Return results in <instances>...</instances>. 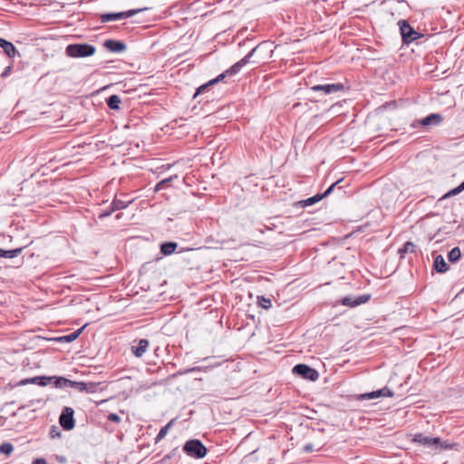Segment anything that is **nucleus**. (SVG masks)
Segmentation results:
<instances>
[{
  "label": "nucleus",
  "instance_id": "obj_1",
  "mask_svg": "<svg viewBox=\"0 0 464 464\" xmlns=\"http://www.w3.org/2000/svg\"><path fill=\"white\" fill-rule=\"evenodd\" d=\"M96 47L87 43L71 44L65 48V53L72 58H85L95 53Z\"/></svg>",
  "mask_w": 464,
  "mask_h": 464
},
{
  "label": "nucleus",
  "instance_id": "obj_2",
  "mask_svg": "<svg viewBox=\"0 0 464 464\" xmlns=\"http://www.w3.org/2000/svg\"><path fill=\"white\" fill-rule=\"evenodd\" d=\"M398 25L403 44L409 45L423 37V34L417 32L407 20H400Z\"/></svg>",
  "mask_w": 464,
  "mask_h": 464
},
{
  "label": "nucleus",
  "instance_id": "obj_3",
  "mask_svg": "<svg viewBox=\"0 0 464 464\" xmlns=\"http://www.w3.org/2000/svg\"><path fill=\"white\" fill-rule=\"evenodd\" d=\"M259 45H256L246 55H245L241 60L234 63L230 68L224 71L222 73L218 74L217 76V80L221 82L227 78V76H234L237 74L241 69L246 66L249 62L250 59L253 57L255 53L256 52Z\"/></svg>",
  "mask_w": 464,
  "mask_h": 464
},
{
  "label": "nucleus",
  "instance_id": "obj_4",
  "mask_svg": "<svg viewBox=\"0 0 464 464\" xmlns=\"http://www.w3.org/2000/svg\"><path fill=\"white\" fill-rule=\"evenodd\" d=\"M292 372L306 381L315 382L319 378V372L317 370L305 363H298L295 365Z\"/></svg>",
  "mask_w": 464,
  "mask_h": 464
},
{
  "label": "nucleus",
  "instance_id": "obj_5",
  "mask_svg": "<svg viewBox=\"0 0 464 464\" xmlns=\"http://www.w3.org/2000/svg\"><path fill=\"white\" fill-rule=\"evenodd\" d=\"M443 120L444 117L440 113H430L422 119L412 121L411 127L416 129L419 127L430 128L431 126H439Z\"/></svg>",
  "mask_w": 464,
  "mask_h": 464
},
{
  "label": "nucleus",
  "instance_id": "obj_6",
  "mask_svg": "<svg viewBox=\"0 0 464 464\" xmlns=\"http://www.w3.org/2000/svg\"><path fill=\"white\" fill-rule=\"evenodd\" d=\"M183 451L191 458L201 459L203 458V443L198 439L189 440L184 444Z\"/></svg>",
  "mask_w": 464,
  "mask_h": 464
},
{
  "label": "nucleus",
  "instance_id": "obj_7",
  "mask_svg": "<svg viewBox=\"0 0 464 464\" xmlns=\"http://www.w3.org/2000/svg\"><path fill=\"white\" fill-rule=\"evenodd\" d=\"M146 9L147 8H144V10H146ZM141 11H143L142 8L130 9L128 11L118 12V13H105V14H102L100 15V20L102 23H108V22L116 21V20L127 19V18H130V17L135 15L136 14H138Z\"/></svg>",
  "mask_w": 464,
  "mask_h": 464
},
{
  "label": "nucleus",
  "instance_id": "obj_8",
  "mask_svg": "<svg viewBox=\"0 0 464 464\" xmlns=\"http://www.w3.org/2000/svg\"><path fill=\"white\" fill-rule=\"evenodd\" d=\"M74 411L71 407H64L59 417V423L64 430H71L75 426Z\"/></svg>",
  "mask_w": 464,
  "mask_h": 464
},
{
  "label": "nucleus",
  "instance_id": "obj_9",
  "mask_svg": "<svg viewBox=\"0 0 464 464\" xmlns=\"http://www.w3.org/2000/svg\"><path fill=\"white\" fill-rule=\"evenodd\" d=\"M311 91L314 92H323L324 95H328L331 93L343 92L345 90L344 84L341 82L336 83H324V84H316L312 86Z\"/></svg>",
  "mask_w": 464,
  "mask_h": 464
},
{
  "label": "nucleus",
  "instance_id": "obj_10",
  "mask_svg": "<svg viewBox=\"0 0 464 464\" xmlns=\"http://www.w3.org/2000/svg\"><path fill=\"white\" fill-rule=\"evenodd\" d=\"M412 442L424 446L427 449L435 450L436 444L440 443L439 437H429L423 433H416L413 436Z\"/></svg>",
  "mask_w": 464,
  "mask_h": 464
},
{
  "label": "nucleus",
  "instance_id": "obj_11",
  "mask_svg": "<svg viewBox=\"0 0 464 464\" xmlns=\"http://www.w3.org/2000/svg\"><path fill=\"white\" fill-rule=\"evenodd\" d=\"M370 294H364L359 296L347 295L342 298L341 304L344 306L355 307L367 303L371 299Z\"/></svg>",
  "mask_w": 464,
  "mask_h": 464
},
{
  "label": "nucleus",
  "instance_id": "obj_12",
  "mask_svg": "<svg viewBox=\"0 0 464 464\" xmlns=\"http://www.w3.org/2000/svg\"><path fill=\"white\" fill-rule=\"evenodd\" d=\"M103 46L111 53H123L127 49V45L124 42L114 39H108L104 41Z\"/></svg>",
  "mask_w": 464,
  "mask_h": 464
},
{
  "label": "nucleus",
  "instance_id": "obj_13",
  "mask_svg": "<svg viewBox=\"0 0 464 464\" xmlns=\"http://www.w3.org/2000/svg\"><path fill=\"white\" fill-rule=\"evenodd\" d=\"M86 326H87V324H85L83 326L77 329L76 331L71 333L70 334L54 337L52 339V341L56 342V343H72V342L75 341L80 336V334L82 333V331L84 330V328Z\"/></svg>",
  "mask_w": 464,
  "mask_h": 464
},
{
  "label": "nucleus",
  "instance_id": "obj_14",
  "mask_svg": "<svg viewBox=\"0 0 464 464\" xmlns=\"http://www.w3.org/2000/svg\"><path fill=\"white\" fill-rule=\"evenodd\" d=\"M208 316V320L212 321L215 324V328L218 329L219 332H222L223 329V324H222V318L223 314L222 313L218 312V309H211L208 313H205V316Z\"/></svg>",
  "mask_w": 464,
  "mask_h": 464
},
{
  "label": "nucleus",
  "instance_id": "obj_15",
  "mask_svg": "<svg viewBox=\"0 0 464 464\" xmlns=\"http://www.w3.org/2000/svg\"><path fill=\"white\" fill-rule=\"evenodd\" d=\"M0 48L4 50L5 53L9 58H14L16 55L20 56V53L15 48V46L11 42L4 38H0Z\"/></svg>",
  "mask_w": 464,
  "mask_h": 464
},
{
  "label": "nucleus",
  "instance_id": "obj_16",
  "mask_svg": "<svg viewBox=\"0 0 464 464\" xmlns=\"http://www.w3.org/2000/svg\"><path fill=\"white\" fill-rule=\"evenodd\" d=\"M149 341L147 339H140L137 345L131 346L132 353L140 358L143 356L149 347Z\"/></svg>",
  "mask_w": 464,
  "mask_h": 464
},
{
  "label": "nucleus",
  "instance_id": "obj_17",
  "mask_svg": "<svg viewBox=\"0 0 464 464\" xmlns=\"http://www.w3.org/2000/svg\"><path fill=\"white\" fill-rule=\"evenodd\" d=\"M50 379H47V376H34V377H32V378H26V379H23L22 381L19 382V385H26V384H36V385H39V386H46L47 385V382L46 381H49Z\"/></svg>",
  "mask_w": 464,
  "mask_h": 464
},
{
  "label": "nucleus",
  "instance_id": "obj_18",
  "mask_svg": "<svg viewBox=\"0 0 464 464\" xmlns=\"http://www.w3.org/2000/svg\"><path fill=\"white\" fill-rule=\"evenodd\" d=\"M47 379H50L47 382L48 384H53L55 388H67L68 387V379L63 376H47Z\"/></svg>",
  "mask_w": 464,
  "mask_h": 464
},
{
  "label": "nucleus",
  "instance_id": "obj_19",
  "mask_svg": "<svg viewBox=\"0 0 464 464\" xmlns=\"http://www.w3.org/2000/svg\"><path fill=\"white\" fill-rule=\"evenodd\" d=\"M433 268L437 273H445L449 270L450 266L446 263L444 257L441 255H438L434 258Z\"/></svg>",
  "mask_w": 464,
  "mask_h": 464
},
{
  "label": "nucleus",
  "instance_id": "obj_20",
  "mask_svg": "<svg viewBox=\"0 0 464 464\" xmlns=\"http://www.w3.org/2000/svg\"><path fill=\"white\" fill-rule=\"evenodd\" d=\"M322 199H324V196H322L321 193H317L313 197L298 201L297 205L301 208H306L321 201Z\"/></svg>",
  "mask_w": 464,
  "mask_h": 464
},
{
  "label": "nucleus",
  "instance_id": "obj_21",
  "mask_svg": "<svg viewBox=\"0 0 464 464\" xmlns=\"http://www.w3.org/2000/svg\"><path fill=\"white\" fill-rule=\"evenodd\" d=\"M177 247H178V244L176 242H173V241L163 242L160 245V252L164 256H169L175 252Z\"/></svg>",
  "mask_w": 464,
  "mask_h": 464
},
{
  "label": "nucleus",
  "instance_id": "obj_22",
  "mask_svg": "<svg viewBox=\"0 0 464 464\" xmlns=\"http://www.w3.org/2000/svg\"><path fill=\"white\" fill-rule=\"evenodd\" d=\"M24 248V247H18V248L10 249V250H5V249L0 248V257H4V258L16 257L22 253Z\"/></svg>",
  "mask_w": 464,
  "mask_h": 464
},
{
  "label": "nucleus",
  "instance_id": "obj_23",
  "mask_svg": "<svg viewBox=\"0 0 464 464\" xmlns=\"http://www.w3.org/2000/svg\"><path fill=\"white\" fill-rule=\"evenodd\" d=\"M121 103V98L116 94H112L106 99V104L111 110H119Z\"/></svg>",
  "mask_w": 464,
  "mask_h": 464
},
{
  "label": "nucleus",
  "instance_id": "obj_24",
  "mask_svg": "<svg viewBox=\"0 0 464 464\" xmlns=\"http://www.w3.org/2000/svg\"><path fill=\"white\" fill-rule=\"evenodd\" d=\"M342 179H338L337 181L334 182L332 185H330L324 192L321 193L322 196H324V198L331 195L335 189L340 191L341 193H344L343 187L339 186V184L342 182Z\"/></svg>",
  "mask_w": 464,
  "mask_h": 464
},
{
  "label": "nucleus",
  "instance_id": "obj_25",
  "mask_svg": "<svg viewBox=\"0 0 464 464\" xmlns=\"http://www.w3.org/2000/svg\"><path fill=\"white\" fill-rule=\"evenodd\" d=\"M415 248H416V246L412 242L407 241L404 243L402 247H401L398 250V254L400 255L401 258H403L405 254L415 252Z\"/></svg>",
  "mask_w": 464,
  "mask_h": 464
},
{
  "label": "nucleus",
  "instance_id": "obj_26",
  "mask_svg": "<svg viewBox=\"0 0 464 464\" xmlns=\"http://www.w3.org/2000/svg\"><path fill=\"white\" fill-rule=\"evenodd\" d=\"M382 397V391L377 390L357 395L358 401L373 400Z\"/></svg>",
  "mask_w": 464,
  "mask_h": 464
},
{
  "label": "nucleus",
  "instance_id": "obj_27",
  "mask_svg": "<svg viewBox=\"0 0 464 464\" xmlns=\"http://www.w3.org/2000/svg\"><path fill=\"white\" fill-rule=\"evenodd\" d=\"M131 202L132 200L124 201L121 199L114 198L111 205L112 207V210L116 211L126 208Z\"/></svg>",
  "mask_w": 464,
  "mask_h": 464
},
{
  "label": "nucleus",
  "instance_id": "obj_28",
  "mask_svg": "<svg viewBox=\"0 0 464 464\" xmlns=\"http://www.w3.org/2000/svg\"><path fill=\"white\" fill-rule=\"evenodd\" d=\"M461 257V252L459 246L453 247L449 253H448V260L450 263H456L458 262Z\"/></svg>",
  "mask_w": 464,
  "mask_h": 464
},
{
  "label": "nucleus",
  "instance_id": "obj_29",
  "mask_svg": "<svg viewBox=\"0 0 464 464\" xmlns=\"http://www.w3.org/2000/svg\"><path fill=\"white\" fill-rule=\"evenodd\" d=\"M178 176L177 175H174V176H170L167 179H164L162 180H160V182L157 183V185L155 186V188L154 190L155 191H160L167 187L169 186V184L173 181V179H177Z\"/></svg>",
  "mask_w": 464,
  "mask_h": 464
},
{
  "label": "nucleus",
  "instance_id": "obj_30",
  "mask_svg": "<svg viewBox=\"0 0 464 464\" xmlns=\"http://www.w3.org/2000/svg\"><path fill=\"white\" fill-rule=\"evenodd\" d=\"M456 446V444L454 443H450L447 440H441L440 439V443L439 444H436V448H435V450L436 451H442V450H451L453 449L454 447Z\"/></svg>",
  "mask_w": 464,
  "mask_h": 464
},
{
  "label": "nucleus",
  "instance_id": "obj_31",
  "mask_svg": "<svg viewBox=\"0 0 464 464\" xmlns=\"http://www.w3.org/2000/svg\"><path fill=\"white\" fill-rule=\"evenodd\" d=\"M222 243L218 240H214L211 237L205 239V248H221Z\"/></svg>",
  "mask_w": 464,
  "mask_h": 464
},
{
  "label": "nucleus",
  "instance_id": "obj_32",
  "mask_svg": "<svg viewBox=\"0 0 464 464\" xmlns=\"http://www.w3.org/2000/svg\"><path fill=\"white\" fill-rule=\"evenodd\" d=\"M14 451V446L12 443L5 441L0 445V453L4 454L5 456L11 455V453Z\"/></svg>",
  "mask_w": 464,
  "mask_h": 464
},
{
  "label": "nucleus",
  "instance_id": "obj_33",
  "mask_svg": "<svg viewBox=\"0 0 464 464\" xmlns=\"http://www.w3.org/2000/svg\"><path fill=\"white\" fill-rule=\"evenodd\" d=\"M68 387L74 388L79 392H84V390L86 389V382H75L68 379Z\"/></svg>",
  "mask_w": 464,
  "mask_h": 464
},
{
  "label": "nucleus",
  "instance_id": "obj_34",
  "mask_svg": "<svg viewBox=\"0 0 464 464\" xmlns=\"http://www.w3.org/2000/svg\"><path fill=\"white\" fill-rule=\"evenodd\" d=\"M257 304L264 309H268L272 306L271 299L266 298L264 295L257 296Z\"/></svg>",
  "mask_w": 464,
  "mask_h": 464
},
{
  "label": "nucleus",
  "instance_id": "obj_35",
  "mask_svg": "<svg viewBox=\"0 0 464 464\" xmlns=\"http://www.w3.org/2000/svg\"><path fill=\"white\" fill-rule=\"evenodd\" d=\"M463 190L462 188H460V186H457L456 188L450 189V191H448L446 194H444L440 199L439 201H441L445 198H450V197H453V196H456L459 193H461Z\"/></svg>",
  "mask_w": 464,
  "mask_h": 464
},
{
  "label": "nucleus",
  "instance_id": "obj_36",
  "mask_svg": "<svg viewBox=\"0 0 464 464\" xmlns=\"http://www.w3.org/2000/svg\"><path fill=\"white\" fill-rule=\"evenodd\" d=\"M171 424H172V421L169 422L167 425H165L164 427H162L160 430V431H159V433H158V435H157V437L155 439L156 442H159L160 440H161L167 435L168 430H169V427L171 426Z\"/></svg>",
  "mask_w": 464,
  "mask_h": 464
},
{
  "label": "nucleus",
  "instance_id": "obj_37",
  "mask_svg": "<svg viewBox=\"0 0 464 464\" xmlns=\"http://www.w3.org/2000/svg\"><path fill=\"white\" fill-rule=\"evenodd\" d=\"M115 210H112L111 205L107 209H104L98 213V218L103 219L109 216H111Z\"/></svg>",
  "mask_w": 464,
  "mask_h": 464
},
{
  "label": "nucleus",
  "instance_id": "obj_38",
  "mask_svg": "<svg viewBox=\"0 0 464 464\" xmlns=\"http://www.w3.org/2000/svg\"><path fill=\"white\" fill-rule=\"evenodd\" d=\"M98 385L99 383L97 382H86V389L84 390V392L88 393H94L98 390Z\"/></svg>",
  "mask_w": 464,
  "mask_h": 464
},
{
  "label": "nucleus",
  "instance_id": "obj_39",
  "mask_svg": "<svg viewBox=\"0 0 464 464\" xmlns=\"http://www.w3.org/2000/svg\"><path fill=\"white\" fill-rule=\"evenodd\" d=\"M219 82L217 80V77L208 81L205 82V93H207L210 87L214 86L215 84L218 83Z\"/></svg>",
  "mask_w": 464,
  "mask_h": 464
},
{
  "label": "nucleus",
  "instance_id": "obj_40",
  "mask_svg": "<svg viewBox=\"0 0 464 464\" xmlns=\"http://www.w3.org/2000/svg\"><path fill=\"white\" fill-rule=\"evenodd\" d=\"M209 289H210V286H209V285H208L207 287H205V299H204V302H205V310H207L208 308H210V307H211V304L209 303V299H208V295H210V294L207 293Z\"/></svg>",
  "mask_w": 464,
  "mask_h": 464
},
{
  "label": "nucleus",
  "instance_id": "obj_41",
  "mask_svg": "<svg viewBox=\"0 0 464 464\" xmlns=\"http://www.w3.org/2000/svg\"><path fill=\"white\" fill-rule=\"evenodd\" d=\"M380 391H382V397H393L394 395L393 392L388 387H383Z\"/></svg>",
  "mask_w": 464,
  "mask_h": 464
},
{
  "label": "nucleus",
  "instance_id": "obj_42",
  "mask_svg": "<svg viewBox=\"0 0 464 464\" xmlns=\"http://www.w3.org/2000/svg\"><path fill=\"white\" fill-rule=\"evenodd\" d=\"M212 47H215V44L213 42H208L207 44V45H205V51L208 49H209V52L208 53H205L204 54V57L206 58L208 55L211 54L213 53V48Z\"/></svg>",
  "mask_w": 464,
  "mask_h": 464
},
{
  "label": "nucleus",
  "instance_id": "obj_43",
  "mask_svg": "<svg viewBox=\"0 0 464 464\" xmlns=\"http://www.w3.org/2000/svg\"><path fill=\"white\" fill-rule=\"evenodd\" d=\"M13 70V66L12 65H8L5 68L4 72H2L1 74V77L3 78H6L7 76L10 75L11 72Z\"/></svg>",
  "mask_w": 464,
  "mask_h": 464
},
{
  "label": "nucleus",
  "instance_id": "obj_44",
  "mask_svg": "<svg viewBox=\"0 0 464 464\" xmlns=\"http://www.w3.org/2000/svg\"><path fill=\"white\" fill-rule=\"evenodd\" d=\"M314 450V445L313 443H306L304 446V452L310 453V452H313Z\"/></svg>",
  "mask_w": 464,
  "mask_h": 464
},
{
  "label": "nucleus",
  "instance_id": "obj_45",
  "mask_svg": "<svg viewBox=\"0 0 464 464\" xmlns=\"http://www.w3.org/2000/svg\"><path fill=\"white\" fill-rule=\"evenodd\" d=\"M108 420H111V421H114V422H119L121 420V418L118 414L116 413H111L109 416H108Z\"/></svg>",
  "mask_w": 464,
  "mask_h": 464
},
{
  "label": "nucleus",
  "instance_id": "obj_46",
  "mask_svg": "<svg viewBox=\"0 0 464 464\" xmlns=\"http://www.w3.org/2000/svg\"><path fill=\"white\" fill-rule=\"evenodd\" d=\"M50 435H51V438L54 439L56 437H60L61 436V432L56 429V427L53 426L52 428Z\"/></svg>",
  "mask_w": 464,
  "mask_h": 464
},
{
  "label": "nucleus",
  "instance_id": "obj_47",
  "mask_svg": "<svg viewBox=\"0 0 464 464\" xmlns=\"http://www.w3.org/2000/svg\"><path fill=\"white\" fill-rule=\"evenodd\" d=\"M212 367H213V364L210 362V358L205 357V366H204L205 372H207L208 370Z\"/></svg>",
  "mask_w": 464,
  "mask_h": 464
},
{
  "label": "nucleus",
  "instance_id": "obj_48",
  "mask_svg": "<svg viewBox=\"0 0 464 464\" xmlns=\"http://www.w3.org/2000/svg\"><path fill=\"white\" fill-rule=\"evenodd\" d=\"M203 93V84L199 85L197 89H196V92L194 93L193 97H197L198 95Z\"/></svg>",
  "mask_w": 464,
  "mask_h": 464
},
{
  "label": "nucleus",
  "instance_id": "obj_49",
  "mask_svg": "<svg viewBox=\"0 0 464 464\" xmlns=\"http://www.w3.org/2000/svg\"><path fill=\"white\" fill-rule=\"evenodd\" d=\"M33 464H47L46 463V460L44 459H35L34 461H33Z\"/></svg>",
  "mask_w": 464,
  "mask_h": 464
},
{
  "label": "nucleus",
  "instance_id": "obj_50",
  "mask_svg": "<svg viewBox=\"0 0 464 464\" xmlns=\"http://www.w3.org/2000/svg\"><path fill=\"white\" fill-rule=\"evenodd\" d=\"M56 459L60 462V463H64L66 461V458L64 456H57L56 457Z\"/></svg>",
  "mask_w": 464,
  "mask_h": 464
},
{
  "label": "nucleus",
  "instance_id": "obj_51",
  "mask_svg": "<svg viewBox=\"0 0 464 464\" xmlns=\"http://www.w3.org/2000/svg\"><path fill=\"white\" fill-rule=\"evenodd\" d=\"M460 186V188H462V190L464 191V180L459 184Z\"/></svg>",
  "mask_w": 464,
  "mask_h": 464
},
{
  "label": "nucleus",
  "instance_id": "obj_52",
  "mask_svg": "<svg viewBox=\"0 0 464 464\" xmlns=\"http://www.w3.org/2000/svg\"><path fill=\"white\" fill-rule=\"evenodd\" d=\"M194 371H196V368L188 369V370H187L186 372H194Z\"/></svg>",
  "mask_w": 464,
  "mask_h": 464
},
{
  "label": "nucleus",
  "instance_id": "obj_53",
  "mask_svg": "<svg viewBox=\"0 0 464 464\" xmlns=\"http://www.w3.org/2000/svg\"><path fill=\"white\" fill-rule=\"evenodd\" d=\"M204 451H205V456H206V455H207V452H208V448H207V446H205Z\"/></svg>",
  "mask_w": 464,
  "mask_h": 464
},
{
  "label": "nucleus",
  "instance_id": "obj_54",
  "mask_svg": "<svg viewBox=\"0 0 464 464\" xmlns=\"http://www.w3.org/2000/svg\"><path fill=\"white\" fill-rule=\"evenodd\" d=\"M116 218H121V214H118V215L116 216Z\"/></svg>",
  "mask_w": 464,
  "mask_h": 464
}]
</instances>
